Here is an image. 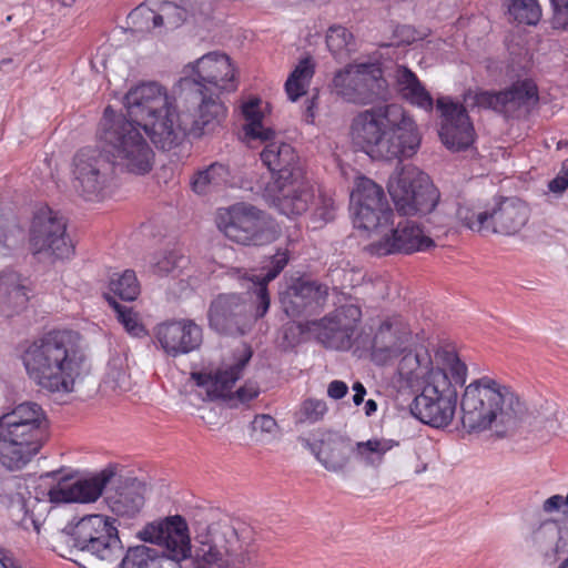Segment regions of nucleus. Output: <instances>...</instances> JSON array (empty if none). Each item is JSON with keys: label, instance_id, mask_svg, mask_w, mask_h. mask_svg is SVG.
<instances>
[{"label": "nucleus", "instance_id": "f257e3e1", "mask_svg": "<svg viewBox=\"0 0 568 568\" xmlns=\"http://www.w3.org/2000/svg\"><path fill=\"white\" fill-rule=\"evenodd\" d=\"M138 536L164 547L168 555L141 545L129 548L123 556L116 527L102 515L68 525L54 537L53 549L81 568H178V562L191 555L187 524L180 515L148 524Z\"/></svg>", "mask_w": 568, "mask_h": 568}, {"label": "nucleus", "instance_id": "f03ea898", "mask_svg": "<svg viewBox=\"0 0 568 568\" xmlns=\"http://www.w3.org/2000/svg\"><path fill=\"white\" fill-rule=\"evenodd\" d=\"M192 71V77L180 80L179 100L192 113L187 114L185 123L193 131V138H201L222 124L226 109L219 95L234 91L236 84L226 54L207 53L195 62Z\"/></svg>", "mask_w": 568, "mask_h": 568}, {"label": "nucleus", "instance_id": "7ed1b4c3", "mask_svg": "<svg viewBox=\"0 0 568 568\" xmlns=\"http://www.w3.org/2000/svg\"><path fill=\"white\" fill-rule=\"evenodd\" d=\"M349 134L353 144L374 160L409 159L422 142L415 120L397 103L358 112L352 120Z\"/></svg>", "mask_w": 568, "mask_h": 568}, {"label": "nucleus", "instance_id": "20e7f679", "mask_svg": "<svg viewBox=\"0 0 568 568\" xmlns=\"http://www.w3.org/2000/svg\"><path fill=\"white\" fill-rule=\"evenodd\" d=\"M462 425L468 434H488L496 439L514 436L528 408L509 386L484 376L473 381L460 398Z\"/></svg>", "mask_w": 568, "mask_h": 568}, {"label": "nucleus", "instance_id": "39448f33", "mask_svg": "<svg viewBox=\"0 0 568 568\" xmlns=\"http://www.w3.org/2000/svg\"><path fill=\"white\" fill-rule=\"evenodd\" d=\"M84 358L81 336L70 329L45 333L21 354L28 377L38 387L61 394L73 392Z\"/></svg>", "mask_w": 568, "mask_h": 568}, {"label": "nucleus", "instance_id": "423d86ee", "mask_svg": "<svg viewBox=\"0 0 568 568\" xmlns=\"http://www.w3.org/2000/svg\"><path fill=\"white\" fill-rule=\"evenodd\" d=\"M179 113L172 111V101L166 90L156 82L132 88L124 97L129 120L143 125L152 142L162 150H171L182 143L193 131L185 123L192 114L176 98Z\"/></svg>", "mask_w": 568, "mask_h": 568}, {"label": "nucleus", "instance_id": "0eeeda50", "mask_svg": "<svg viewBox=\"0 0 568 568\" xmlns=\"http://www.w3.org/2000/svg\"><path fill=\"white\" fill-rule=\"evenodd\" d=\"M265 143L261 160L272 179L264 187V197L284 215L304 213L314 193L298 155L291 144L274 141V138Z\"/></svg>", "mask_w": 568, "mask_h": 568}, {"label": "nucleus", "instance_id": "6e6552de", "mask_svg": "<svg viewBox=\"0 0 568 568\" xmlns=\"http://www.w3.org/2000/svg\"><path fill=\"white\" fill-rule=\"evenodd\" d=\"M48 433V419L34 402L14 406L0 417V464L9 470L24 467L40 450Z\"/></svg>", "mask_w": 568, "mask_h": 568}, {"label": "nucleus", "instance_id": "1a4fd4ad", "mask_svg": "<svg viewBox=\"0 0 568 568\" xmlns=\"http://www.w3.org/2000/svg\"><path fill=\"white\" fill-rule=\"evenodd\" d=\"M146 135L143 125L123 115H115L110 106L105 108L99 136L115 169L135 175H143L152 170L154 152Z\"/></svg>", "mask_w": 568, "mask_h": 568}, {"label": "nucleus", "instance_id": "9d476101", "mask_svg": "<svg viewBox=\"0 0 568 568\" xmlns=\"http://www.w3.org/2000/svg\"><path fill=\"white\" fill-rule=\"evenodd\" d=\"M271 298L263 287L254 294L247 290L244 296L239 294H220L210 305L209 323L211 328L224 335H244L253 323L268 311Z\"/></svg>", "mask_w": 568, "mask_h": 568}, {"label": "nucleus", "instance_id": "9b49d317", "mask_svg": "<svg viewBox=\"0 0 568 568\" xmlns=\"http://www.w3.org/2000/svg\"><path fill=\"white\" fill-rule=\"evenodd\" d=\"M192 568H244L245 555L237 552L236 531L227 523L195 524Z\"/></svg>", "mask_w": 568, "mask_h": 568}, {"label": "nucleus", "instance_id": "f8f14e48", "mask_svg": "<svg viewBox=\"0 0 568 568\" xmlns=\"http://www.w3.org/2000/svg\"><path fill=\"white\" fill-rule=\"evenodd\" d=\"M458 393L445 369L428 372L422 393L413 402L412 413L432 427H447L454 419Z\"/></svg>", "mask_w": 568, "mask_h": 568}, {"label": "nucleus", "instance_id": "ddd939ff", "mask_svg": "<svg viewBox=\"0 0 568 568\" xmlns=\"http://www.w3.org/2000/svg\"><path fill=\"white\" fill-rule=\"evenodd\" d=\"M388 192L402 215L428 214L439 201V192L429 176L415 166H403L392 175Z\"/></svg>", "mask_w": 568, "mask_h": 568}, {"label": "nucleus", "instance_id": "4468645a", "mask_svg": "<svg viewBox=\"0 0 568 568\" xmlns=\"http://www.w3.org/2000/svg\"><path fill=\"white\" fill-rule=\"evenodd\" d=\"M216 225L230 240L242 245L261 246L275 241L277 232L258 209L237 203L217 212Z\"/></svg>", "mask_w": 568, "mask_h": 568}, {"label": "nucleus", "instance_id": "2eb2a0df", "mask_svg": "<svg viewBox=\"0 0 568 568\" xmlns=\"http://www.w3.org/2000/svg\"><path fill=\"white\" fill-rule=\"evenodd\" d=\"M333 91L345 102L366 105L389 95L383 71L375 63L348 65L333 78Z\"/></svg>", "mask_w": 568, "mask_h": 568}, {"label": "nucleus", "instance_id": "dca6fc26", "mask_svg": "<svg viewBox=\"0 0 568 568\" xmlns=\"http://www.w3.org/2000/svg\"><path fill=\"white\" fill-rule=\"evenodd\" d=\"M73 187L84 200H99L109 186L115 168L98 150H80L73 158Z\"/></svg>", "mask_w": 568, "mask_h": 568}, {"label": "nucleus", "instance_id": "f3484780", "mask_svg": "<svg viewBox=\"0 0 568 568\" xmlns=\"http://www.w3.org/2000/svg\"><path fill=\"white\" fill-rule=\"evenodd\" d=\"M351 207L355 225L367 231L387 225L393 216L383 187L365 176L355 181L351 193Z\"/></svg>", "mask_w": 568, "mask_h": 568}, {"label": "nucleus", "instance_id": "a211bd4d", "mask_svg": "<svg viewBox=\"0 0 568 568\" xmlns=\"http://www.w3.org/2000/svg\"><path fill=\"white\" fill-rule=\"evenodd\" d=\"M67 222L50 207L40 209L32 221L30 246L34 254L48 253L57 258L69 257L73 245L68 237Z\"/></svg>", "mask_w": 568, "mask_h": 568}, {"label": "nucleus", "instance_id": "6ab92c4d", "mask_svg": "<svg viewBox=\"0 0 568 568\" xmlns=\"http://www.w3.org/2000/svg\"><path fill=\"white\" fill-rule=\"evenodd\" d=\"M537 101V87L530 80L516 82L509 89L497 93L483 91L474 95L476 105L516 118L527 115Z\"/></svg>", "mask_w": 568, "mask_h": 568}, {"label": "nucleus", "instance_id": "aec40b11", "mask_svg": "<svg viewBox=\"0 0 568 568\" xmlns=\"http://www.w3.org/2000/svg\"><path fill=\"white\" fill-rule=\"evenodd\" d=\"M412 338L407 323L399 315L383 320L372 341V361L378 366H385L404 354Z\"/></svg>", "mask_w": 568, "mask_h": 568}, {"label": "nucleus", "instance_id": "412c9836", "mask_svg": "<svg viewBox=\"0 0 568 568\" xmlns=\"http://www.w3.org/2000/svg\"><path fill=\"white\" fill-rule=\"evenodd\" d=\"M440 111L439 138L450 151L458 152L468 149L475 139V130L466 109L458 103L442 98L437 100Z\"/></svg>", "mask_w": 568, "mask_h": 568}, {"label": "nucleus", "instance_id": "4be33fe9", "mask_svg": "<svg viewBox=\"0 0 568 568\" xmlns=\"http://www.w3.org/2000/svg\"><path fill=\"white\" fill-rule=\"evenodd\" d=\"M251 357L252 349L244 345L235 351L231 363H225L214 374L193 373L192 378L199 387L205 389L210 400L227 397L236 381L242 377Z\"/></svg>", "mask_w": 568, "mask_h": 568}, {"label": "nucleus", "instance_id": "5701e85b", "mask_svg": "<svg viewBox=\"0 0 568 568\" xmlns=\"http://www.w3.org/2000/svg\"><path fill=\"white\" fill-rule=\"evenodd\" d=\"M435 246V242L413 221L398 222L390 235L382 241L368 245L367 250L375 255L383 256L393 253H412L427 251Z\"/></svg>", "mask_w": 568, "mask_h": 568}, {"label": "nucleus", "instance_id": "b1692460", "mask_svg": "<svg viewBox=\"0 0 568 568\" xmlns=\"http://www.w3.org/2000/svg\"><path fill=\"white\" fill-rule=\"evenodd\" d=\"M328 287L315 281L295 278L280 294L282 310L295 318L315 311L327 297Z\"/></svg>", "mask_w": 568, "mask_h": 568}, {"label": "nucleus", "instance_id": "393cba45", "mask_svg": "<svg viewBox=\"0 0 568 568\" xmlns=\"http://www.w3.org/2000/svg\"><path fill=\"white\" fill-rule=\"evenodd\" d=\"M155 336L163 351L174 357L199 348L203 339L202 328L191 320L162 323Z\"/></svg>", "mask_w": 568, "mask_h": 568}, {"label": "nucleus", "instance_id": "a878e982", "mask_svg": "<svg viewBox=\"0 0 568 568\" xmlns=\"http://www.w3.org/2000/svg\"><path fill=\"white\" fill-rule=\"evenodd\" d=\"M114 476L115 473L106 468L91 478L64 480L52 487L48 496L52 503H92L102 495L103 489Z\"/></svg>", "mask_w": 568, "mask_h": 568}, {"label": "nucleus", "instance_id": "bb28decb", "mask_svg": "<svg viewBox=\"0 0 568 568\" xmlns=\"http://www.w3.org/2000/svg\"><path fill=\"white\" fill-rule=\"evenodd\" d=\"M305 445L329 473L347 476L353 469V443L336 435H327L318 442Z\"/></svg>", "mask_w": 568, "mask_h": 568}, {"label": "nucleus", "instance_id": "cd10ccee", "mask_svg": "<svg viewBox=\"0 0 568 568\" xmlns=\"http://www.w3.org/2000/svg\"><path fill=\"white\" fill-rule=\"evenodd\" d=\"M530 210L518 197H503L489 210L488 233L515 235L528 223Z\"/></svg>", "mask_w": 568, "mask_h": 568}, {"label": "nucleus", "instance_id": "c85d7f7f", "mask_svg": "<svg viewBox=\"0 0 568 568\" xmlns=\"http://www.w3.org/2000/svg\"><path fill=\"white\" fill-rule=\"evenodd\" d=\"M536 550L549 564L556 562L568 554V527L547 519L536 528L531 536Z\"/></svg>", "mask_w": 568, "mask_h": 568}, {"label": "nucleus", "instance_id": "c756f323", "mask_svg": "<svg viewBox=\"0 0 568 568\" xmlns=\"http://www.w3.org/2000/svg\"><path fill=\"white\" fill-rule=\"evenodd\" d=\"M145 485L138 479L120 480L106 491V504L118 516L133 517L144 505Z\"/></svg>", "mask_w": 568, "mask_h": 568}, {"label": "nucleus", "instance_id": "7c9ffc66", "mask_svg": "<svg viewBox=\"0 0 568 568\" xmlns=\"http://www.w3.org/2000/svg\"><path fill=\"white\" fill-rule=\"evenodd\" d=\"M210 10L209 0H187L183 6L164 1L159 6L158 13L161 17V27L175 29L185 22L189 16H207Z\"/></svg>", "mask_w": 568, "mask_h": 568}, {"label": "nucleus", "instance_id": "2f4dec72", "mask_svg": "<svg viewBox=\"0 0 568 568\" xmlns=\"http://www.w3.org/2000/svg\"><path fill=\"white\" fill-rule=\"evenodd\" d=\"M398 445L397 440L384 437L356 442L353 444V457L363 467L377 470L383 465L385 455Z\"/></svg>", "mask_w": 568, "mask_h": 568}, {"label": "nucleus", "instance_id": "473e14b6", "mask_svg": "<svg viewBox=\"0 0 568 568\" xmlns=\"http://www.w3.org/2000/svg\"><path fill=\"white\" fill-rule=\"evenodd\" d=\"M28 300L27 287L22 284L19 274L6 272L0 275V311L6 316L22 310Z\"/></svg>", "mask_w": 568, "mask_h": 568}, {"label": "nucleus", "instance_id": "72a5a7b5", "mask_svg": "<svg viewBox=\"0 0 568 568\" xmlns=\"http://www.w3.org/2000/svg\"><path fill=\"white\" fill-rule=\"evenodd\" d=\"M231 181L229 165L214 162L204 170L197 171L191 182L192 190L200 195L216 192L225 187Z\"/></svg>", "mask_w": 568, "mask_h": 568}, {"label": "nucleus", "instance_id": "f704fd0d", "mask_svg": "<svg viewBox=\"0 0 568 568\" xmlns=\"http://www.w3.org/2000/svg\"><path fill=\"white\" fill-rule=\"evenodd\" d=\"M398 90L404 99L425 110L433 108V98L422 85L416 74L408 68L399 65L395 72Z\"/></svg>", "mask_w": 568, "mask_h": 568}, {"label": "nucleus", "instance_id": "c9c22d12", "mask_svg": "<svg viewBox=\"0 0 568 568\" xmlns=\"http://www.w3.org/2000/svg\"><path fill=\"white\" fill-rule=\"evenodd\" d=\"M402 358L398 363V375L409 384H414L419 379H426L428 372L435 369L432 367V359L429 354L425 351L423 353H413L409 348L400 355Z\"/></svg>", "mask_w": 568, "mask_h": 568}, {"label": "nucleus", "instance_id": "e433bc0d", "mask_svg": "<svg viewBox=\"0 0 568 568\" xmlns=\"http://www.w3.org/2000/svg\"><path fill=\"white\" fill-rule=\"evenodd\" d=\"M288 260L290 257L287 251H277L274 255L270 257L268 264L263 267L265 273L260 275H250L245 273L242 277V285L245 286L247 290H252L254 294L258 293L260 287H263L267 291V284L278 276V274L287 265Z\"/></svg>", "mask_w": 568, "mask_h": 568}, {"label": "nucleus", "instance_id": "4c0bfd02", "mask_svg": "<svg viewBox=\"0 0 568 568\" xmlns=\"http://www.w3.org/2000/svg\"><path fill=\"white\" fill-rule=\"evenodd\" d=\"M243 115L246 120L243 126L245 139L247 143L260 140L266 142L275 136V131L271 128H265L262 123L263 114L258 110L257 101H250L243 105Z\"/></svg>", "mask_w": 568, "mask_h": 568}, {"label": "nucleus", "instance_id": "58836bf2", "mask_svg": "<svg viewBox=\"0 0 568 568\" xmlns=\"http://www.w3.org/2000/svg\"><path fill=\"white\" fill-rule=\"evenodd\" d=\"M321 326L318 338L326 347L337 351H347L352 347L354 333L349 328H343L325 317Z\"/></svg>", "mask_w": 568, "mask_h": 568}, {"label": "nucleus", "instance_id": "ea45409f", "mask_svg": "<svg viewBox=\"0 0 568 568\" xmlns=\"http://www.w3.org/2000/svg\"><path fill=\"white\" fill-rule=\"evenodd\" d=\"M561 413L557 404L545 402L540 405L535 417V430L540 433L541 438H550L558 434L561 423Z\"/></svg>", "mask_w": 568, "mask_h": 568}, {"label": "nucleus", "instance_id": "a19ab883", "mask_svg": "<svg viewBox=\"0 0 568 568\" xmlns=\"http://www.w3.org/2000/svg\"><path fill=\"white\" fill-rule=\"evenodd\" d=\"M314 74V64L310 58L303 59L296 65L285 83V90L291 101H296L306 92V87Z\"/></svg>", "mask_w": 568, "mask_h": 568}, {"label": "nucleus", "instance_id": "79ce46f5", "mask_svg": "<svg viewBox=\"0 0 568 568\" xmlns=\"http://www.w3.org/2000/svg\"><path fill=\"white\" fill-rule=\"evenodd\" d=\"M8 510L14 525L27 531L33 530L36 534L40 532L42 521L40 517L36 516L34 509H31L22 497L18 496L11 499Z\"/></svg>", "mask_w": 568, "mask_h": 568}, {"label": "nucleus", "instance_id": "37998d69", "mask_svg": "<svg viewBox=\"0 0 568 568\" xmlns=\"http://www.w3.org/2000/svg\"><path fill=\"white\" fill-rule=\"evenodd\" d=\"M326 45L337 60H345L355 50L353 34L342 26H332L326 33Z\"/></svg>", "mask_w": 568, "mask_h": 568}, {"label": "nucleus", "instance_id": "c03bdc74", "mask_svg": "<svg viewBox=\"0 0 568 568\" xmlns=\"http://www.w3.org/2000/svg\"><path fill=\"white\" fill-rule=\"evenodd\" d=\"M509 14L519 23L537 24L541 18V8L537 0H511Z\"/></svg>", "mask_w": 568, "mask_h": 568}, {"label": "nucleus", "instance_id": "a18cd8bd", "mask_svg": "<svg viewBox=\"0 0 568 568\" xmlns=\"http://www.w3.org/2000/svg\"><path fill=\"white\" fill-rule=\"evenodd\" d=\"M325 318L336 323L343 328H349V331L355 334L357 324L362 318V310L359 305L348 302L326 315Z\"/></svg>", "mask_w": 568, "mask_h": 568}, {"label": "nucleus", "instance_id": "49530a36", "mask_svg": "<svg viewBox=\"0 0 568 568\" xmlns=\"http://www.w3.org/2000/svg\"><path fill=\"white\" fill-rule=\"evenodd\" d=\"M110 290L123 301H134L140 294V284L133 271H124L118 278H112Z\"/></svg>", "mask_w": 568, "mask_h": 568}, {"label": "nucleus", "instance_id": "de8ad7c7", "mask_svg": "<svg viewBox=\"0 0 568 568\" xmlns=\"http://www.w3.org/2000/svg\"><path fill=\"white\" fill-rule=\"evenodd\" d=\"M457 219L469 230L478 233H488L489 210L476 211L470 206L460 205L456 212Z\"/></svg>", "mask_w": 568, "mask_h": 568}, {"label": "nucleus", "instance_id": "09e8293b", "mask_svg": "<svg viewBox=\"0 0 568 568\" xmlns=\"http://www.w3.org/2000/svg\"><path fill=\"white\" fill-rule=\"evenodd\" d=\"M130 23L136 31H152L154 29L161 28V17H159L158 11L141 4L133 9L128 17Z\"/></svg>", "mask_w": 568, "mask_h": 568}, {"label": "nucleus", "instance_id": "8fccbe9b", "mask_svg": "<svg viewBox=\"0 0 568 568\" xmlns=\"http://www.w3.org/2000/svg\"><path fill=\"white\" fill-rule=\"evenodd\" d=\"M109 304L116 313L118 321L124 326L125 331L133 336L144 334V327L139 322V316L131 307L121 305L113 297L106 296Z\"/></svg>", "mask_w": 568, "mask_h": 568}, {"label": "nucleus", "instance_id": "3c124183", "mask_svg": "<svg viewBox=\"0 0 568 568\" xmlns=\"http://www.w3.org/2000/svg\"><path fill=\"white\" fill-rule=\"evenodd\" d=\"M186 257L176 250L165 251L153 257L151 268L154 274L168 275L183 266Z\"/></svg>", "mask_w": 568, "mask_h": 568}, {"label": "nucleus", "instance_id": "603ef678", "mask_svg": "<svg viewBox=\"0 0 568 568\" xmlns=\"http://www.w3.org/2000/svg\"><path fill=\"white\" fill-rule=\"evenodd\" d=\"M327 413L326 402L323 399L308 398L304 400L300 408V420L316 423L323 419Z\"/></svg>", "mask_w": 568, "mask_h": 568}, {"label": "nucleus", "instance_id": "864d4df0", "mask_svg": "<svg viewBox=\"0 0 568 568\" xmlns=\"http://www.w3.org/2000/svg\"><path fill=\"white\" fill-rule=\"evenodd\" d=\"M445 364L453 376L452 383L454 386L456 387V385H464L467 378L466 364L463 363L455 353H446Z\"/></svg>", "mask_w": 568, "mask_h": 568}, {"label": "nucleus", "instance_id": "5fc2aeb1", "mask_svg": "<svg viewBox=\"0 0 568 568\" xmlns=\"http://www.w3.org/2000/svg\"><path fill=\"white\" fill-rule=\"evenodd\" d=\"M550 3L552 6V28L568 30V0H550Z\"/></svg>", "mask_w": 568, "mask_h": 568}, {"label": "nucleus", "instance_id": "6e6d98bb", "mask_svg": "<svg viewBox=\"0 0 568 568\" xmlns=\"http://www.w3.org/2000/svg\"><path fill=\"white\" fill-rule=\"evenodd\" d=\"M335 202L334 200L325 194H320L316 203L314 216L323 223H327L335 217Z\"/></svg>", "mask_w": 568, "mask_h": 568}, {"label": "nucleus", "instance_id": "4d7b16f0", "mask_svg": "<svg viewBox=\"0 0 568 568\" xmlns=\"http://www.w3.org/2000/svg\"><path fill=\"white\" fill-rule=\"evenodd\" d=\"M567 501V496L552 495L542 503L541 509L545 514H554L558 511L566 513L565 508H568Z\"/></svg>", "mask_w": 568, "mask_h": 568}, {"label": "nucleus", "instance_id": "13d9d810", "mask_svg": "<svg viewBox=\"0 0 568 568\" xmlns=\"http://www.w3.org/2000/svg\"><path fill=\"white\" fill-rule=\"evenodd\" d=\"M252 425L254 429L272 433L276 427V420L270 415H260L254 418Z\"/></svg>", "mask_w": 568, "mask_h": 568}, {"label": "nucleus", "instance_id": "bf43d9fd", "mask_svg": "<svg viewBox=\"0 0 568 568\" xmlns=\"http://www.w3.org/2000/svg\"><path fill=\"white\" fill-rule=\"evenodd\" d=\"M260 393V387L256 383L248 382L244 386L237 389L236 396L242 402H248L255 398Z\"/></svg>", "mask_w": 568, "mask_h": 568}, {"label": "nucleus", "instance_id": "052dcab7", "mask_svg": "<svg viewBox=\"0 0 568 568\" xmlns=\"http://www.w3.org/2000/svg\"><path fill=\"white\" fill-rule=\"evenodd\" d=\"M348 392V387L346 383L342 381H333L328 384L327 387V395L333 399H341L343 398Z\"/></svg>", "mask_w": 568, "mask_h": 568}, {"label": "nucleus", "instance_id": "680f3d73", "mask_svg": "<svg viewBox=\"0 0 568 568\" xmlns=\"http://www.w3.org/2000/svg\"><path fill=\"white\" fill-rule=\"evenodd\" d=\"M568 187V178H562L559 174L548 183L550 192L561 194Z\"/></svg>", "mask_w": 568, "mask_h": 568}, {"label": "nucleus", "instance_id": "e2e57ef3", "mask_svg": "<svg viewBox=\"0 0 568 568\" xmlns=\"http://www.w3.org/2000/svg\"><path fill=\"white\" fill-rule=\"evenodd\" d=\"M353 390H354L353 403L356 406H358L364 402L366 389L361 382H356L353 385Z\"/></svg>", "mask_w": 568, "mask_h": 568}, {"label": "nucleus", "instance_id": "0e129e2a", "mask_svg": "<svg viewBox=\"0 0 568 568\" xmlns=\"http://www.w3.org/2000/svg\"><path fill=\"white\" fill-rule=\"evenodd\" d=\"M10 247V235L4 231V226L0 223V252L4 253Z\"/></svg>", "mask_w": 568, "mask_h": 568}, {"label": "nucleus", "instance_id": "69168bd1", "mask_svg": "<svg viewBox=\"0 0 568 568\" xmlns=\"http://www.w3.org/2000/svg\"><path fill=\"white\" fill-rule=\"evenodd\" d=\"M0 568H20L16 566L11 558L7 557L1 550H0Z\"/></svg>", "mask_w": 568, "mask_h": 568}, {"label": "nucleus", "instance_id": "338daca9", "mask_svg": "<svg viewBox=\"0 0 568 568\" xmlns=\"http://www.w3.org/2000/svg\"><path fill=\"white\" fill-rule=\"evenodd\" d=\"M364 410L366 416H372L377 410V403L374 399L366 400Z\"/></svg>", "mask_w": 568, "mask_h": 568}, {"label": "nucleus", "instance_id": "774afa93", "mask_svg": "<svg viewBox=\"0 0 568 568\" xmlns=\"http://www.w3.org/2000/svg\"><path fill=\"white\" fill-rule=\"evenodd\" d=\"M559 175L562 178H568V159L562 162Z\"/></svg>", "mask_w": 568, "mask_h": 568}]
</instances>
